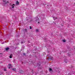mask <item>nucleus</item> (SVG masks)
<instances>
[{"label": "nucleus", "mask_w": 75, "mask_h": 75, "mask_svg": "<svg viewBox=\"0 0 75 75\" xmlns=\"http://www.w3.org/2000/svg\"><path fill=\"white\" fill-rule=\"evenodd\" d=\"M12 70L13 71H16V68L13 69Z\"/></svg>", "instance_id": "obj_6"}, {"label": "nucleus", "mask_w": 75, "mask_h": 75, "mask_svg": "<svg viewBox=\"0 0 75 75\" xmlns=\"http://www.w3.org/2000/svg\"><path fill=\"white\" fill-rule=\"evenodd\" d=\"M38 23H40V22H38Z\"/></svg>", "instance_id": "obj_21"}, {"label": "nucleus", "mask_w": 75, "mask_h": 75, "mask_svg": "<svg viewBox=\"0 0 75 75\" xmlns=\"http://www.w3.org/2000/svg\"><path fill=\"white\" fill-rule=\"evenodd\" d=\"M53 18H54V20H55L56 19H57V18H56L55 17H54Z\"/></svg>", "instance_id": "obj_15"}, {"label": "nucleus", "mask_w": 75, "mask_h": 75, "mask_svg": "<svg viewBox=\"0 0 75 75\" xmlns=\"http://www.w3.org/2000/svg\"><path fill=\"white\" fill-rule=\"evenodd\" d=\"M49 59H50L51 60H52V59H53V57H49Z\"/></svg>", "instance_id": "obj_7"}, {"label": "nucleus", "mask_w": 75, "mask_h": 75, "mask_svg": "<svg viewBox=\"0 0 75 75\" xmlns=\"http://www.w3.org/2000/svg\"><path fill=\"white\" fill-rule=\"evenodd\" d=\"M68 60H67V59H66L65 60H64V62H66V63H67V62Z\"/></svg>", "instance_id": "obj_13"}, {"label": "nucleus", "mask_w": 75, "mask_h": 75, "mask_svg": "<svg viewBox=\"0 0 75 75\" xmlns=\"http://www.w3.org/2000/svg\"><path fill=\"white\" fill-rule=\"evenodd\" d=\"M68 75H70V74H69Z\"/></svg>", "instance_id": "obj_22"}, {"label": "nucleus", "mask_w": 75, "mask_h": 75, "mask_svg": "<svg viewBox=\"0 0 75 75\" xmlns=\"http://www.w3.org/2000/svg\"><path fill=\"white\" fill-rule=\"evenodd\" d=\"M16 4V5H18L19 4V2H18V1H17Z\"/></svg>", "instance_id": "obj_4"}, {"label": "nucleus", "mask_w": 75, "mask_h": 75, "mask_svg": "<svg viewBox=\"0 0 75 75\" xmlns=\"http://www.w3.org/2000/svg\"><path fill=\"white\" fill-rule=\"evenodd\" d=\"M19 72H20L21 73H22V72H23V70H21L19 71Z\"/></svg>", "instance_id": "obj_9"}, {"label": "nucleus", "mask_w": 75, "mask_h": 75, "mask_svg": "<svg viewBox=\"0 0 75 75\" xmlns=\"http://www.w3.org/2000/svg\"><path fill=\"white\" fill-rule=\"evenodd\" d=\"M12 56H13V54H11L9 57L10 58H12Z\"/></svg>", "instance_id": "obj_5"}, {"label": "nucleus", "mask_w": 75, "mask_h": 75, "mask_svg": "<svg viewBox=\"0 0 75 75\" xmlns=\"http://www.w3.org/2000/svg\"><path fill=\"white\" fill-rule=\"evenodd\" d=\"M15 5H14V4H13V5H12V8H14V6H15Z\"/></svg>", "instance_id": "obj_11"}, {"label": "nucleus", "mask_w": 75, "mask_h": 75, "mask_svg": "<svg viewBox=\"0 0 75 75\" xmlns=\"http://www.w3.org/2000/svg\"><path fill=\"white\" fill-rule=\"evenodd\" d=\"M11 64H9L8 65V68L10 69L11 67Z\"/></svg>", "instance_id": "obj_1"}, {"label": "nucleus", "mask_w": 75, "mask_h": 75, "mask_svg": "<svg viewBox=\"0 0 75 75\" xmlns=\"http://www.w3.org/2000/svg\"><path fill=\"white\" fill-rule=\"evenodd\" d=\"M6 68H5L4 69V71H6Z\"/></svg>", "instance_id": "obj_16"}, {"label": "nucleus", "mask_w": 75, "mask_h": 75, "mask_svg": "<svg viewBox=\"0 0 75 75\" xmlns=\"http://www.w3.org/2000/svg\"><path fill=\"white\" fill-rule=\"evenodd\" d=\"M63 41L64 42H66V40H63Z\"/></svg>", "instance_id": "obj_14"}, {"label": "nucleus", "mask_w": 75, "mask_h": 75, "mask_svg": "<svg viewBox=\"0 0 75 75\" xmlns=\"http://www.w3.org/2000/svg\"><path fill=\"white\" fill-rule=\"evenodd\" d=\"M36 32H39V30H38V29H37L36 30Z\"/></svg>", "instance_id": "obj_8"}, {"label": "nucleus", "mask_w": 75, "mask_h": 75, "mask_svg": "<svg viewBox=\"0 0 75 75\" xmlns=\"http://www.w3.org/2000/svg\"><path fill=\"white\" fill-rule=\"evenodd\" d=\"M35 19H36V21L37 20H39V18H38V17H37L35 18Z\"/></svg>", "instance_id": "obj_12"}, {"label": "nucleus", "mask_w": 75, "mask_h": 75, "mask_svg": "<svg viewBox=\"0 0 75 75\" xmlns=\"http://www.w3.org/2000/svg\"><path fill=\"white\" fill-rule=\"evenodd\" d=\"M52 69H49V71L50 72H52Z\"/></svg>", "instance_id": "obj_2"}, {"label": "nucleus", "mask_w": 75, "mask_h": 75, "mask_svg": "<svg viewBox=\"0 0 75 75\" xmlns=\"http://www.w3.org/2000/svg\"><path fill=\"white\" fill-rule=\"evenodd\" d=\"M10 48L9 47H7L5 49L6 51H7V50H8Z\"/></svg>", "instance_id": "obj_3"}, {"label": "nucleus", "mask_w": 75, "mask_h": 75, "mask_svg": "<svg viewBox=\"0 0 75 75\" xmlns=\"http://www.w3.org/2000/svg\"><path fill=\"white\" fill-rule=\"evenodd\" d=\"M21 44H23V42H21Z\"/></svg>", "instance_id": "obj_17"}, {"label": "nucleus", "mask_w": 75, "mask_h": 75, "mask_svg": "<svg viewBox=\"0 0 75 75\" xmlns=\"http://www.w3.org/2000/svg\"><path fill=\"white\" fill-rule=\"evenodd\" d=\"M24 42V43H25V42Z\"/></svg>", "instance_id": "obj_23"}, {"label": "nucleus", "mask_w": 75, "mask_h": 75, "mask_svg": "<svg viewBox=\"0 0 75 75\" xmlns=\"http://www.w3.org/2000/svg\"><path fill=\"white\" fill-rule=\"evenodd\" d=\"M24 55H25V53H23Z\"/></svg>", "instance_id": "obj_19"}, {"label": "nucleus", "mask_w": 75, "mask_h": 75, "mask_svg": "<svg viewBox=\"0 0 75 75\" xmlns=\"http://www.w3.org/2000/svg\"><path fill=\"white\" fill-rule=\"evenodd\" d=\"M2 44H4V43H3V42H2Z\"/></svg>", "instance_id": "obj_20"}, {"label": "nucleus", "mask_w": 75, "mask_h": 75, "mask_svg": "<svg viewBox=\"0 0 75 75\" xmlns=\"http://www.w3.org/2000/svg\"><path fill=\"white\" fill-rule=\"evenodd\" d=\"M4 2V4H6L7 3V2H6V0H4L3 1Z\"/></svg>", "instance_id": "obj_10"}, {"label": "nucleus", "mask_w": 75, "mask_h": 75, "mask_svg": "<svg viewBox=\"0 0 75 75\" xmlns=\"http://www.w3.org/2000/svg\"><path fill=\"white\" fill-rule=\"evenodd\" d=\"M30 29H31V26H30Z\"/></svg>", "instance_id": "obj_18"}]
</instances>
